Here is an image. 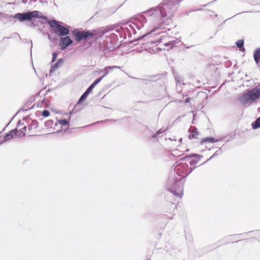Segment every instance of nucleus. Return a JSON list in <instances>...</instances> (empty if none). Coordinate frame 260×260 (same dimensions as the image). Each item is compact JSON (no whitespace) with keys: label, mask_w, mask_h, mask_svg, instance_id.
<instances>
[{"label":"nucleus","mask_w":260,"mask_h":260,"mask_svg":"<svg viewBox=\"0 0 260 260\" xmlns=\"http://www.w3.org/2000/svg\"><path fill=\"white\" fill-rule=\"evenodd\" d=\"M58 23V22L55 20L48 21L49 25L56 34L61 37L68 35L70 33L69 28L60 25Z\"/></svg>","instance_id":"obj_8"},{"label":"nucleus","mask_w":260,"mask_h":260,"mask_svg":"<svg viewBox=\"0 0 260 260\" xmlns=\"http://www.w3.org/2000/svg\"><path fill=\"white\" fill-rule=\"evenodd\" d=\"M120 67L119 66H114L112 67L111 66H107L103 70H102L100 71V72H103L104 73V75L102 76L101 77H103V79L108 75L110 71L112 70L113 69H119Z\"/></svg>","instance_id":"obj_13"},{"label":"nucleus","mask_w":260,"mask_h":260,"mask_svg":"<svg viewBox=\"0 0 260 260\" xmlns=\"http://www.w3.org/2000/svg\"><path fill=\"white\" fill-rule=\"evenodd\" d=\"M38 127V123L36 120H32L31 123L28 125V130L31 131L36 129Z\"/></svg>","instance_id":"obj_22"},{"label":"nucleus","mask_w":260,"mask_h":260,"mask_svg":"<svg viewBox=\"0 0 260 260\" xmlns=\"http://www.w3.org/2000/svg\"><path fill=\"white\" fill-rule=\"evenodd\" d=\"M72 114H73V111H70L69 112V113L68 114V115H69V118H70L71 116L72 115Z\"/></svg>","instance_id":"obj_37"},{"label":"nucleus","mask_w":260,"mask_h":260,"mask_svg":"<svg viewBox=\"0 0 260 260\" xmlns=\"http://www.w3.org/2000/svg\"><path fill=\"white\" fill-rule=\"evenodd\" d=\"M58 123L61 125H66L67 124H68V120L65 119H60L58 120Z\"/></svg>","instance_id":"obj_27"},{"label":"nucleus","mask_w":260,"mask_h":260,"mask_svg":"<svg viewBox=\"0 0 260 260\" xmlns=\"http://www.w3.org/2000/svg\"><path fill=\"white\" fill-rule=\"evenodd\" d=\"M184 101L183 100H177V102L179 103H182Z\"/></svg>","instance_id":"obj_38"},{"label":"nucleus","mask_w":260,"mask_h":260,"mask_svg":"<svg viewBox=\"0 0 260 260\" xmlns=\"http://www.w3.org/2000/svg\"><path fill=\"white\" fill-rule=\"evenodd\" d=\"M14 35H15L16 36H18V37L20 39V37L18 33H15V34H14Z\"/></svg>","instance_id":"obj_39"},{"label":"nucleus","mask_w":260,"mask_h":260,"mask_svg":"<svg viewBox=\"0 0 260 260\" xmlns=\"http://www.w3.org/2000/svg\"><path fill=\"white\" fill-rule=\"evenodd\" d=\"M237 47L239 48L240 51H244L245 49L243 47L244 45V41L242 40H239L236 43Z\"/></svg>","instance_id":"obj_23"},{"label":"nucleus","mask_w":260,"mask_h":260,"mask_svg":"<svg viewBox=\"0 0 260 260\" xmlns=\"http://www.w3.org/2000/svg\"><path fill=\"white\" fill-rule=\"evenodd\" d=\"M185 47L186 49H189L191 47H192V46H186L185 44L183 45Z\"/></svg>","instance_id":"obj_36"},{"label":"nucleus","mask_w":260,"mask_h":260,"mask_svg":"<svg viewBox=\"0 0 260 260\" xmlns=\"http://www.w3.org/2000/svg\"><path fill=\"white\" fill-rule=\"evenodd\" d=\"M140 82H141V83H143L144 82H145V81L143 79H137Z\"/></svg>","instance_id":"obj_34"},{"label":"nucleus","mask_w":260,"mask_h":260,"mask_svg":"<svg viewBox=\"0 0 260 260\" xmlns=\"http://www.w3.org/2000/svg\"><path fill=\"white\" fill-rule=\"evenodd\" d=\"M182 138H180V139H179V141H180V142L182 141Z\"/></svg>","instance_id":"obj_42"},{"label":"nucleus","mask_w":260,"mask_h":260,"mask_svg":"<svg viewBox=\"0 0 260 260\" xmlns=\"http://www.w3.org/2000/svg\"><path fill=\"white\" fill-rule=\"evenodd\" d=\"M149 260H150V259H149Z\"/></svg>","instance_id":"obj_46"},{"label":"nucleus","mask_w":260,"mask_h":260,"mask_svg":"<svg viewBox=\"0 0 260 260\" xmlns=\"http://www.w3.org/2000/svg\"><path fill=\"white\" fill-rule=\"evenodd\" d=\"M3 143V141H2V142H1V143H0V145H1L2 143Z\"/></svg>","instance_id":"obj_44"},{"label":"nucleus","mask_w":260,"mask_h":260,"mask_svg":"<svg viewBox=\"0 0 260 260\" xmlns=\"http://www.w3.org/2000/svg\"><path fill=\"white\" fill-rule=\"evenodd\" d=\"M30 43H31V48H32V42L31 41H30Z\"/></svg>","instance_id":"obj_41"},{"label":"nucleus","mask_w":260,"mask_h":260,"mask_svg":"<svg viewBox=\"0 0 260 260\" xmlns=\"http://www.w3.org/2000/svg\"><path fill=\"white\" fill-rule=\"evenodd\" d=\"M42 115L44 117H48L50 115V112L47 110H45L42 112Z\"/></svg>","instance_id":"obj_30"},{"label":"nucleus","mask_w":260,"mask_h":260,"mask_svg":"<svg viewBox=\"0 0 260 260\" xmlns=\"http://www.w3.org/2000/svg\"><path fill=\"white\" fill-rule=\"evenodd\" d=\"M52 123L53 121L52 120H49L45 122V125L46 126H50Z\"/></svg>","instance_id":"obj_32"},{"label":"nucleus","mask_w":260,"mask_h":260,"mask_svg":"<svg viewBox=\"0 0 260 260\" xmlns=\"http://www.w3.org/2000/svg\"><path fill=\"white\" fill-rule=\"evenodd\" d=\"M103 79V77H100L96 79L86 90V91L83 93V94L80 96L78 103L82 102L84 100H85L89 94L91 92L93 88L96 86L101 80Z\"/></svg>","instance_id":"obj_9"},{"label":"nucleus","mask_w":260,"mask_h":260,"mask_svg":"<svg viewBox=\"0 0 260 260\" xmlns=\"http://www.w3.org/2000/svg\"><path fill=\"white\" fill-rule=\"evenodd\" d=\"M18 134L17 128L10 131L9 133L7 134L4 137L3 142H5L9 140L14 138L15 136L18 137Z\"/></svg>","instance_id":"obj_11"},{"label":"nucleus","mask_w":260,"mask_h":260,"mask_svg":"<svg viewBox=\"0 0 260 260\" xmlns=\"http://www.w3.org/2000/svg\"><path fill=\"white\" fill-rule=\"evenodd\" d=\"M62 62V59H59L58 60L56 63H55L53 64H52L51 69L50 72H52L55 70L58 69V67L59 66H60V65L61 64Z\"/></svg>","instance_id":"obj_18"},{"label":"nucleus","mask_w":260,"mask_h":260,"mask_svg":"<svg viewBox=\"0 0 260 260\" xmlns=\"http://www.w3.org/2000/svg\"><path fill=\"white\" fill-rule=\"evenodd\" d=\"M1 14H2V13H0V15H1Z\"/></svg>","instance_id":"obj_45"},{"label":"nucleus","mask_w":260,"mask_h":260,"mask_svg":"<svg viewBox=\"0 0 260 260\" xmlns=\"http://www.w3.org/2000/svg\"><path fill=\"white\" fill-rule=\"evenodd\" d=\"M169 139L171 141H176V139L174 138H169Z\"/></svg>","instance_id":"obj_40"},{"label":"nucleus","mask_w":260,"mask_h":260,"mask_svg":"<svg viewBox=\"0 0 260 260\" xmlns=\"http://www.w3.org/2000/svg\"><path fill=\"white\" fill-rule=\"evenodd\" d=\"M149 25L147 19L142 12L136 15L126 24L123 25L121 29L122 31V33H123L125 37L127 36L128 37H131L132 34L135 35L137 33L136 29L138 31L141 30L140 34L143 32L144 34L137 39L140 41L153 32L151 31V27Z\"/></svg>","instance_id":"obj_2"},{"label":"nucleus","mask_w":260,"mask_h":260,"mask_svg":"<svg viewBox=\"0 0 260 260\" xmlns=\"http://www.w3.org/2000/svg\"><path fill=\"white\" fill-rule=\"evenodd\" d=\"M207 161L206 160L205 162H203V164H205V162H206Z\"/></svg>","instance_id":"obj_43"},{"label":"nucleus","mask_w":260,"mask_h":260,"mask_svg":"<svg viewBox=\"0 0 260 260\" xmlns=\"http://www.w3.org/2000/svg\"><path fill=\"white\" fill-rule=\"evenodd\" d=\"M253 58L256 64L260 61V48L256 49L253 52Z\"/></svg>","instance_id":"obj_17"},{"label":"nucleus","mask_w":260,"mask_h":260,"mask_svg":"<svg viewBox=\"0 0 260 260\" xmlns=\"http://www.w3.org/2000/svg\"><path fill=\"white\" fill-rule=\"evenodd\" d=\"M168 190L173 194L174 196L181 198L183 192V182L181 179H179L175 176H171L169 178L167 183Z\"/></svg>","instance_id":"obj_4"},{"label":"nucleus","mask_w":260,"mask_h":260,"mask_svg":"<svg viewBox=\"0 0 260 260\" xmlns=\"http://www.w3.org/2000/svg\"><path fill=\"white\" fill-rule=\"evenodd\" d=\"M218 140H215L213 137H207L202 140V142H209V143H211L215 142H218Z\"/></svg>","instance_id":"obj_24"},{"label":"nucleus","mask_w":260,"mask_h":260,"mask_svg":"<svg viewBox=\"0 0 260 260\" xmlns=\"http://www.w3.org/2000/svg\"><path fill=\"white\" fill-rule=\"evenodd\" d=\"M196 167L191 168L187 163L179 162L174 167V171L176 174L181 177V180L187 177Z\"/></svg>","instance_id":"obj_7"},{"label":"nucleus","mask_w":260,"mask_h":260,"mask_svg":"<svg viewBox=\"0 0 260 260\" xmlns=\"http://www.w3.org/2000/svg\"><path fill=\"white\" fill-rule=\"evenodd\" d=\"M57 56V53L56 52H53L52 54V61H51L52 63H53V62L55 61Z\"/></svg>","instance_id":"obj_31"},{"label":"nucleus","mask_w":260,"mask_h":260,"mask_svg":"<svg viewBox=\"0 0 260 260\" xmlns=\"http://www.w3.org/2000/svg\"><path fill=\"white\" fill-rule=\"evenodd\" d=\"M39 18L44 20L47 19L46 16L43 15L41 12L37 10L18 13L13 16V18L18 20L20 22L31 21L32 18Z\"/></svg>","instance_id":"obj_5"},{"label":"nucleus","mask_w":260,"mask_h":260,"mask_svg":"<svg viewBox=\"0 0 260 260\" xmlns=\"http://www.w3.org/2000/svg\"><path fill=\"white\" fill-rule=\"evenodd\" d=\"M23 124V123H21V121H19L18 123V126H21Z\"/></svg>","instance_id":"obj_35"},{"label":"nucleus","mask_w":260,"mask_h":260,"mask_svg":"<svg viewBox=\"0 0 260 260\" xmlns=\"http://www.w3.org/2000/svg\"><path fill=\"white\" fill-rule=\"evenodd\" d=\"M178 8L172 1L163 0L157 6L143 12L151 27V31L162 29L172 23Z\"/></svg>","instance_id":"obj_1"},{"label":"nucleus","mask_w":260,"mask_h":260,"mask_svg":"<svg viewBox=\"0 0 260 260\" xmlns=\"http://www.w3.org/2000/svg\"><path fill=\"white\" fill-rule=\"evenodd\" d=\"M178 41H179L177 39H175L173 40L170 41L167 43H164V45L166 47H167L166 49H172L173 47L176 46V44Z\"/></svg>","instance_id":"obj_14"},{"label":"nucleus","mask_w":260,"mask_h":260,"mask_svg":"<svg viewBox=\"0 0 260 260\" xmlns=\"http://www.w3.org/2000/svg\"><path fill=\"white\" fill-rule=\"evenodd\" d=\"M114 29V27L113 26H108L106 27H103L101 29L100 32L102 34V35H104L105 33H107L111 30H112Z\"/></svg>","instance_id":"obj_20"},{"label":"nucleus","mask_w":260,"mask_h":260,"mask_svg":"<svg viewBox=\"0 0 260 260\" xmlns=\"http://www.w3.org/2000/svg\"><path fill=\"white\" fill-rule=\"evenodd\" d=\"M72 43L73 41L70 39L69 37L66 36L64 37H61L59 42V45L60 46L61 50H64L68 46L72 45Z\"/></svg>","instance_id":"obj_10"},{"label":"nucleus","mask_w":260,"mask_h":260,"mask_svg":"<svg viewBox=\"0 0 260 260\" xmlns=\"http://www.w3.org/2000/svg\"><path fill=\"white\" fill-rule=\"evenodd\" d=\"M252 233H254L255 235H260V231H254V232H247V233H244V234H243L242 235H244L243 237L245 238L247 236H248L249 234H251Z\"/></svg>","instance_id":"obj_26"},{"label":"nucleus","mask_w":260,"mask_h":260,"mask_svg":"<svg viewBox=\"0 0 260 260\" xmlns=\"http://www.w3.org/2000/svg\"><path fill=\"white\" fill-rule=\"evenodd\" d=\"M251 126L254 129H256L260 127V117L257 118L254 122L252 123Z\"/></svg>","instance_id":"obj_21"},{"label":"nucleus","mask_w":260,"mask_h":260,"mask_svg":"<svg viewBox=\"0 0 260 260\" xmlns=\"http://www.w3.org/2000/svg\"><path fill=\"white\" fill-rule=\"evenodd\" d=\"M27 127L26 125L23 126V127L20 129L19 131H18V137L22 138L25 135V132H26Z\"/></svg>","instance_id":"obj_19"},{"label":"nucleus","mask_w":260,"mask_h":260,"mask_svg":"<svg viewBox=\"0 0 260 260\" xmlns=\"http://www.w3.org/2000/svg\"><path fill=\"white\" fill-rule=\"evenodd\" d=\"M191 157H196L198 159V160H191V161H190L189 162V164L190 165H196L198 163V161L200 159V158L203 157V156L199 155L198 154H192L188 155V156H185V157L182 158L181 159V160H184L185 159H186L187 158H190Z\"/></svg>","instance_id":"obj_12"},{"label":"nucleus","mask_w":260,"mask_h":260,"mask_svg":"<svg viewBox=\"0 0 260 260\" xmlns=\"http://www.w3.org/2000/svg\"><path fill=\"white\" fill-rule=\"evenodd\" d=\"M222 153V150L221 148H220L218 150H217L209 159L207 160V161H208L212 158L216 157L217 156L220 155Z\"/></svg>","instance_id":"obj_25"},{"label":"nucleus","mask_w":260,"mask_h":260,"mask_svg":"<svg viewBox=\"0 0 260 260\" xmlns=\"http://www.w3.org/2000/svg\"><path fill=\"white\" fill-rule=\"evenodd\" d=\"M190 98H186L185 101H184V102L187 103H189L190 102Z\"/></svg>","instance_id":"obj_33"},{"label":"nucleus","mask_w":260,"mask_h":260,"mask_svg":"<svg viewBox=\"0 0 260 260\" xmlns=\"http://www.w3.org/2000/svg\"><path fill=\"white\" fill-rule=\"evenodd\" d=\"M175 79L177 85L178 84H184V83H182L180 79V77L177 76H175Z\"/></svg>","instance_id":"obj_29"},{"label":"nucleus","mask_w":260,"mask_h":260,"mask_svg":"<svg viewBox=\"0 0 260 260\" xmlns=\"http://www.w3.org/2000/svg\"><path fill=\"white\" fill-rule=\"evenodd\" d=\"M72 34L77 42L89 40L97 35L96 31L94 30H79L78 29H75L72 31Z\"/></svg>","instance_id":"obj_6"},{"label":"nucleus","mask_w":260,"mask_h":260,"mask_svg":"<svg viewBox=\"0 0 260 260\" xmlns=\"http://www.w3.org/2000/svg\"><path fill=\"white\" fill-rule=\"evenodd\" d=\"M192 127H190L188 131L190 133L189 135L188 136V138L190 140L197 138V136L198 135V132L197 131V129L196 128L192 127V130H191Z\"/></svg>","instance_id":"obj_15"},{"label":"nucleus","mask_w":260,"mask_h":260,"mask_svg":"<svg viewBox=\"0 0 260 260\" xmlns=\"http://www.w3.org/2000/svg\"><path fill=\"white\" fill-rule=\"evenodd\" d=\"M156 43H157V42H156ZM155 42L154 41V40H150L149 41H148L147 42H146L145 43H142L143 44H146V45L148 47H149L150 45H152L153 44H155Z\"/></svg>","instance_id":"obj_28"},{"label":"nucleus","mask_w":260,"mask_h":260,"mask_svg":"<svg viewBox=\"0 0 260 260\" xmlns=\"http://www.w3.org/2000/svg\"><path fill=\"white\" fill-rule=\"evenodd\" d=\"M165 129L164 128H160L155 133H153L152 135L149 136V137L151 139L156 138L157 137H161L162 134L165 132Z\"/></svg>","instance_id":"obj_16"},{"label":"nucleus","mask_w":260,"mask_h":260,"mask_svg":"<svg viewBox=\"0 0 260 260\" xmlns=\"http://www.w3.org/2000/svg\"><path fill=\"white\" fill-rule=\"evenodd\" d=\"M260 98V84L251 89H247L239 97V102L244 106H248Z\"/></svg>","instance_id":"obj_3"}]
</instances>
